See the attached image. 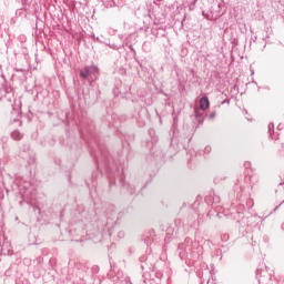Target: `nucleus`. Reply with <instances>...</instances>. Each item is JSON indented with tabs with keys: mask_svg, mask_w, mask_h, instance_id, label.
Wrapping results in <instances>:
<instances>
[{
	"mask_svg": "<svg viewBox=\"0 0 284 284\" xmlns=\"http://www.w3.org/2000/svg\"><path fill=\"white\" fill-rule=\"evenodd\" d=\"M80 77H81L82 79H88V77H90V73H89V71H88V68H84V70L80 72Z\"/></svg>",
	"mask_w": 284,
	"mask_h": 284,
	"instance_id": "7ed1b4c3",
	"label": "nucleus"
},
{
	"mask_svg": "<svg viewBox=\"0 0 284 284\" xmlns=\"http://www.w3.org/2000/svg\"><path fill=\"white\" fill-rule=\"evenodd\" d=\"M207 108H210V100L207 99V97L201 98L200 99V109L207 110Z\"/></svg>",
	"mask_w": 284,
	"mask_h": 284,
	"instance_id": "f257e3e1",
	"label": "nucleus"
},
{
	"mask_svg": "<svg viewBox=\"0 0 284 284\" xmlns=\"http://www.w3.org/2000/svg\"><path fill=\"white\" fill-rule=\"evenodd\" d=\"M87 70L89 72V77H92V74H97L99 72V68L91 65V67H87Z\"/></svg>",
	"mask_w": 284,
	"mask_h": 284,
	"instance_id": "f03ea898",
	"label": "nucleus"
},
{
	"mask_svg": "<svg viewBox=\"0 0 284 284\" xmlns=\"http://www.w3.org/2000/svg\"><path fill=\"white\" fill-rule=\"evenodd\" d=\"M11 136H12V139H16L18 141L21 140V138H22V135H21V133H19V131L12 132Z\"/></svg>",
	"mask_w": 284,
	"mask_h": 284,
	"instance_id": "20e7f679",
	"label": "nucleus"
}]
</instances>
